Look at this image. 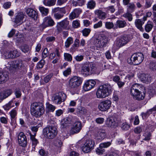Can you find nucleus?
<instances>
[{
  "label": "nucleus",
  "mask_w": 156,
  "mask_h": 156,
  "mask_svg": "<svg viewBox=\"0 0 156 156\" xmlns=\"http://www.w3.org/2000/svg\"><path fill=\"white\" fill-rule=\"evenodd\" d=\"M112 91L110 84L105 83L99 87L96 93V97L98 98H105L111 94Z\"/></svg>",
  "instance_id": "nucleus-1"
},
{
  "label": "nucleus",
  "mask_w": 156,
  "mask_h": 156,
  "mask_svg": "<svg viewBox=\"0 0 156 156\" xmlns=\"http://www.w3.org/2000/svg\"><path fill=\"white\" fill-rule=\"evenodd\" d=\"M31 114L36 118L40 117L44 113L45 109L44 105L42 103L34 102L30 106Z\"/></svg>",
  "instance_id": "nucleus-2"
},
{
  "label": "nucleus",
  "mask_w": 156,
  "mask_h": 156,
  "mask_svg": "<svg viewBox=\"0 0 156 156\" xmlns=\"http://www.w3.org/2000/svg\"><path fill=\"white\" fill-rule=\"evenodd\" d=\"M142 85L137 83H135L132 85L130 89V92L133 98L137 100H140L144 99L145 93L140 91Z\"/></svg>",
  "instance_id": "nucleus-3"
},
{
  "label": "nucleus",
  "mask_w": 156,
  "mask_h": 156,
  "mask_svg": "<svg viewBox=\"0 0 156 156\" xmlns=\"http://www.w3.org/2000/svg\"><path fill=\"white\" fill-rule=\"evenodd\" d=\"M82 81V78L76 76H74L69 80L68 87L71 90H76L81 84Z\"/></svg>",
  "instance_id": "nucleus-4"
},
{
  "label": "nucleus",
  "mask_w": 156,
  "mask_h": 156,
  "mask_svg": "<svg viewBox=\"0 0 156 156\" xmlns=\"http://www.w3.org/2000/svg\"><path fill=\"white\" fill-rule=\"evenodd\" d=\"M143 55L141 53L134 54L130 58L127 59L128 62L130 64L138 65L143 60Z\"/></svg>",
  "instance_id": "nucleus-5"
},
{
  "label": "nucleus",
  "mask_w": 156,
  "mask_h": 156,
  "mask_svg": "<svg viewBox=\"0 0 156 156\" xmlns=\"http://www.w3.org/2000/svg\"><path fill=\"white\" fill-rule=\"evenodd\" d=\"M44 135L49 139L54 138L57 134V129L55 127L50 126L43 129Z\"/></svg>",
  "instance_id": "nucleus-6"
},
{
  "label": "nucleus",
  "mask_w": 156,
  "mask_h": 156,
  "mask_svg": "<svg viewBox=\"0 0 156 156\" xmlns=\"http://www.w3.org/2000/svg\"><path fill=\"white\" fill-rule=\"evenodd\" d=\"M108 38L105 36H102L99 38L96 39L94 41V45L98 49H103L108 43Z\"/></svg>",
  "instance_id": "nucleus-7"
},
{
  "label": "nucleus",
  "mask_w": 156,
  "mask_h": 156,
  "mask_svg": "<svg viewBox=\"0 0 156 156\" xmlns=\"http://www.w3.org/2000/svg\"><path fill=\"white\" fill-rule=\"evenodd\" d=\"M66 98V94L63 92H59L54 94L52 97V100L55 104L59 105L64 102Z\"/></svg>",
  "instance_id": "nucleus-8"
},
{
  "label": "nucleus",
  "mask_w": 156,
  "mask_h": 156,
  "mask_svg": "<svg viewBox=\"0 0 156 156\" xmlns=\"http://www.w3.org/2000/svg\"><path fill=\"white\" fill-rule=\"evenodd\" d=\"M94 142L93 140H87L82 147V150L85 153L89 152L94 148Z\"/></svg>",
  "instance_id": "nucleus-9"
},
{
  "label": "nucleus",
  "mask_w": 156,
  "mask_h": 156,
  "mask_svg": "<svg viewBox=\"0 0 156 156\" xmlns=\"http://www.w3.org/2000/svg\"><path fill=\"white\" fill-rule=\"evenodd\" d=\"M24 66L23 61L20 59H17L8 62L7 67L10 69H19Z\"/></svg>",
  "instance_id": "nucleus-10"
},
{
  "label": "nucleus",
  "mask_w": 156,
  "mask_h": 156,
  "mask_svg": "<svg viewBox=\"0 0 156 156\" xmlns=\"http://www.w3.org/2000/svg\"><path fill=\"white\" fill-rule=\"evenodd\" d=\"M69 21L67 18L65 19L62 21L57 23V29L58 31L61 32L63 29L68 30L69 29Z\"/></svg>",
  "instance_id": "nucleus-11"
},
{
  "label": "nucleus",
  "mask_w": 156,
  "mask_h": 156,
  "mask_svg": "<svg viewBox=\"0 0 156 156\" xmlns=\"http://www.w3.org/2000/svg\"><path fill=\"white\" fill-rule=\"evenodd\" d=\"M55 24V23L50 16H48L45 17L43 20V22L41 25V27L44 28L49 27H52Z\"/></svg>",
  "instance_id": "nucleus-12"
},
{
  "label": "nucleus",
  "mask_w": 156,
  "mask_h": 156,
  "mask_svg": "<svg viewBox=\"0 0 156 156\" xmlns=\"http://www.w3.org/2000/svg\"><path fill=\"white\" fill-rule=\"evenodd\" d=\"M112 102L110 100H107L101 102L98 105L99 109L102 111H105L111 107Z\"/></svg>",
  "instance_id": "nucleus-13"
},
{
  "label": "nucleus",
  "mask_w": 156,
  "mask_h": 156,
  "mask_svg": "<svg viewBox=\"0 0 156 156\" xmlns=\"http://www.w3.org/2000/svg\"><path fill=\"white\" fill-rule=\"evenodd\" d=\"M24 16V13L22 12L15 13L13 22L18 25H21L23 22Z\"/></svg>",
  "instance_id": "nucleus-14"
},
{
  "label": "nucleus",
  "mask_w": 156,
  "mask_h": 156,
  "mask_svg": "<svg viewBox=\"0 0 156 156\" xmlns=\"http://www.w3.org/2000/svg\"><path fill=\"white\" fill-rule=\"evenodd\" d=\"M82 125L81 122L78 121H76L73 125L70 133L72 134L78 133L82 129Z\"/></svg>",
  "instance_id": "nucleus-15"
},
{
  "label": "nucleus",
  "mask_w": 156,
  "mask_h": 156,
  "mask_svg": "<svg viewBox=\"0 0 156 156\" xmlns=\"http://www.w3.org/2000/svg\"><path fill=\"white\" fill-rule=\"evenodd\" d=\"M25 12L29 17L34 20H37L38 16L37 12L36 11L33 9L28 8L26 9Z\"/></svg>",
  "instance_id": "nucleus-16"
},
{
  "label": "nucleus",
  "mask_w": 156,
  "mask_h": 156,
  "mask_svg": "<svg viewBox=\"0 0 156 156\" xmlns=\"http://www.w3.org/2000/svg\"><path fill=\"white\" fill-rule=\"evenodd\" d=\"M18 142L19 145L23 147H26L27 144V139L23 132H20L18 136Z\"/></svg>",
  "instance_id": "nucleus-17"
},
{
  "label": "nucleus",
  "mask_w": 156,
  "mask_h": 156,
  "mask_svg": "<svg viewBox=\"0 0 156 156\" xmlns=\"http://www.w3.org/2000/svg\"><path fill=\"white\" fill-rule=\"evenodd\" d=\"M106 133L105 130L102 128L97 129L95 133V137L98 140H103L106 137Z\"/></svg>",
  "instance_id": "nucleus-18"
},
{
  "label": "nucleus",
  "mask_w": 156,
  "mask_h": 156,
  "mask_svg": "<svg viewBox=\"0 0 156 156\" xmlns=\"http://www.w3.org/2000/svg\"><path fill=\"white\" fill-rule=\"evenodd\" d=\"M96 84L94 80H89L86 82L84 84L83 89L85 91H88L93 88Z\"/></svg>",
  "instance_id": "nucleus-19"
},
{
  "label": "nucleus",
  "mask_w": 156,
  "mask_h": 156,
  "mask_svg": "<svg viewBox=\"0 0 156 156\" xmlns=\"http://www.w3.org/2000/svg\"><path fill=\"white\" fill-rule=\"evenodd\" d=\"M81 73L84 76H89L91 74V72L89 64L85 63L81 67Z\"/></svg>",
  "instance_id": "nucleus-20"
},
{
  "label": "nucleus",
  "mask_w": 156,
  "mask_h": 156,
  "mask_svg": "<svg viewBox=\"0 0 156 156\" xmlns=\"http://www.w3.org/2000/svg\"><path fill=\"white\" fill-rule=\"evenodd\" d=\"M106 125L109 127L115 128L118 126L116 119L113 118L108 119L106 122Z\"/></svg>",
  "instance_id": "nucleus-21"
},
{
  "label": "nucleus",
  "mask_w": 156,
  "mask_h": 156,
  "mask_svg": "<svg viewBox=\"0 0 156 156\" xmlns=\"http://www.w3.org/2000/svg\"><path fill=\"white\" fill-rule=\"evenodd\" d=\"M74 122V120L72 119L71 116L65 118L61 123V127L65 128L67 127L69 124Z\"/></svg>",
  "instance_id": "nucleus-22"
},
{
  "label": "nucleus",
  "mask_w": 156,
  "mask_h": 156,
  "mask_svg": "<svg viewBox=\"0 0 156 156\" xmlns=\"http://www.w3.org/2000/svg\"><path fill=\"white\" fill-rule=\"evenodd\" d=\"M81 12V10L79 8L74 9L69 14V19L72 20L77 18Z\"/></svg>",
  "instance_id": "nucleus-23"
},
{
  "label": "nucleus",
  "mask_w": 156,
  "mask_h": 156,
  "mask_svg": "<svg viewBox=\"0 0 156 156\" xmlns=\"http://www.w3.org/2000/svg\"><path fill=\"white\" fill-rule=\"evenodd\" d=\"M140 79L143 83H147L150 82L151 77L149 74L143 73L140 75Z\"/></svg>",
  "instance_id": "nucleus-24"
},
{
  "label": "nucleus",
  "mask_w": 156,
  "mask_h": 156,
  "mask_svg": "<svg viewBox=\"0 0 156 156\" xmlns=\"http://www.w3.org/2000/svg\"><path fill=\"white\" fill-rule=\"evenodd\" d=\"M126 25L127 23L125 20H118L116 21L115 24L114 28L116 29L118 28H123L126 27Z\"/></svg>",
  "instance_id": "nucleus-25"
},
{
  "label": "nucleus",
  "mask_w": 156,
  "mask_h": 156,
  "mask_svg": "<svg viewBox=\"0 0 156 156\" xmlns=\"http://www.w3.org/2000/svg\"><path fill=\"white\" fill-rule=\"evenodd\" d=\"M29 134L32 145L34 148H35L37 145L38 143L37 140L35 138L36 133H34L33 134H32L31 133H30Z\"/></svg>",
  "instance_id": "nucleus-26"
},
{
  "label": "nucleus",
  "mask_w": 156,
  "mask_h": 156,
  "mask_svg": "<svg viewBox=\"0 0 156 156\" xmlns=\"http://www.w3.org/2000/svg\"><path fill=\"white\" fill-rule=\"evenodd\" d=\"M12 93V91L10 90H8L2 92L0 93V98L4 99L10 95Z\"/></svg>",
  "instance_id": "nucleus-27"
},
{
  "label": "nucleus",
  "mask_w": 156,
  "mask_h": 156,
  "mask_svg": "<svg viewBox=\"0 0 156 156\" xmlns=\"http://www.w3.org/2000/svg\"><path fill=\"white\" fill-rule=\"evenodd\" d=\"M15 101L12 100L9 101L8 103L3 106V108L5 111H8L12 108L14 106Z\"/></svg>",
  "instance_id": "nucleus-28"
},
{
  "label": "nucleus",
  "mask_w": 156,
  "mask_h": 156,
  "mask_svg": "<svg viewBox=\"0 0 156 156\" xmlns=\"http://www.w3.org/2000/svg\"><path fill=\"white\" fill-rule=\"evenodd\" d=\"M8 73L7 72H0V83H3L8 79Z\"/></svg>",
  "instance_id": "nucleus-29"
},
{
  "label": "nucleus",
  "mask_w": 156,
  "mask_h": 156,
  "mask_svg": "<svg viewBox=\"0 0 156 156\" xmlns=\"http://www.w3.org/2000/svg\"><path fill=\"white\" fill-rule=\"evenodd\" d=\"M144 23V22L139 19L136 20L135 22V24L136 27L141 31L143 30L142 26Z\"/></svg>",
  "instance_id": "nucleus-30"
},
{
  "label": "nucleus",
  "mask_w": 156,
  "mask_h": 156,
  "mask_svg": "<svg viewBox=\"0 0 156 156\" xmlns=\"http://www.w3.org/2000/svg\"><path fill=\"white\" fill-rule=\"evenodd\" d=\"M95 14L100 19L103 20L105 19L106 16V13L100 10H97L95 11Z\"/></svg>",
  "instance_id": "nucleus-31"
},
{
  "label": "nucleus",
  "mask_w": 156,
  "mask_h": 156,
  "mask_svg": "<svg viewBox=\"0 0 156 156\" xmlns=\"http://www.w3.org/2000/svg\"><path fill=\"white\" fill-rule=\"evenodd\" d=\"M125 45L124 42L121 39L120 37L118 38L115 41L114 45L116 46L117 48H119Z\"/></svg>",
  "instance_id": "nucleus-32"
},
{
  "label": "nucleus",
  "mask_w": 156,
  "mask_h": 156,
  "mask_svg": "<svg viewBox=\"0 0 156 156\" xmlns=\"http://www.w3.org/2000/svg\"><path fill=\"white\" fill-rule=\"evenodd\" d=\"M125 45L124 42L121 39L120 37L118 38L115 41L114 45L116 46L117 48H119Z\"/></svg>",
  "instance_id": "nucleus-33"
},
{
  "label": "nucleus",
  "mask_w": 156,
  "mask_h": 156,
  "mask_svg": "<svg viewBox=\"0 0 156 156\" xmlns=\"http://www.w3.org/2000/svg\"><path fill=\"white\" fill-rule=\"evenodd\" d=\"M39 9L42 15L43 16H46L48 14L49 12L48 9L42 6H40L39 7Z\"/></svg>",
  "instance_id": "nucleus-34"
},
{
  "label": "nucleus",
  "mask_w": 156,
  "mask_h": 156,
  "mask_svg": "<svg viewBox=\"0 0 156 156\" xmlns=\"http://www.w3.org/2000/svg\"><path fill=\"white\" fill-rule=\"evenodd\" d=\"M44 4L46 6H51L54 5L55 4V0H44Z\"/></svg>",
  "instance_id": "nucleus-35"
},
{
  "label": "nucleus",
  "mask_w": 156,
  "mask_h": 156,
  "mask_svg": "<svg viewBox=\"0 0 156 156\" xmlns=\"http://www.w3.org/2000/svg\"><path fill=\"white\" fill-rule=\"evenodd\" d=\"M120 38L124 42L125 44H127L132 39L130 36L128 35H125L120 37Z\"/></svg>",
  "instance_id": "nucleus-36"
},
{
  "label": "nucleus",
  "mask_w": 156,
  "mask_h": 156,
  "mask_svg": "<svg viewBox=\"0 0 156 156\" xmlns=\"http://www.w3.org/2000/svg\"><path fill=\"white\" fill-rule=\"evenodd\" d=\"M135 8V6L133 3H129L127 6V10L128 12H133Z\"/></svg>",
  "instance_id": "nucleus-37"
},
{
  "label": "nucleus",
  "mask_w": 156,
  "mask_h": 156,
  "mask_svg": "<svg viewBox=\"0 0 156 156\" xmlns=\"http://www.w3.org/2000/svg\"><path fill=\"white\" fill-rule=\"evenodd\" d=\"M11 54H12V59H14L19 57L21 53L17 49H15L13 50H11Z\"/></svg>",
  "instance_id": "nucleus-38"
},
{
  "label": "nucleus",
  "mask_w": 156,
  "mask_h": 156,
  "mask_svg": "<svg viewBox=\"0 0 156 156\" xmlns=\"http://www.w3.org/2000/svg\"><path fill=\"white\" fill-rule=\"evenodd\" d=\"M87 5V8L92 9H94L95 7L96 3L95 1L91 0L88 2Z\"/></svg>",
  "instance_id": "nucleus-39"
},
{
  "label": "nucleus",
  "mask_w": 156,
  "mask_h": 156,
  "mask_svg": "<svg viewBox=\"0 0 156 156\" xmlns=\"http://www.w3.org/2000/svg\"><path fill=\"white\" fill-rule=\"evenodd\" d=\"M3 55L4 57L6 59H12L11 50L5 51L3 53Z\"/></svg>",
  "instance_id": "nucleus-40"
},
{
  "label": "nucleus",
  "mask_w": 156,
  "mask_h": 156,
  "mask_svg": "<svg viewBox=\"0 0 156 156\" xmlns=\"http://www.w3.org/2000/svg\"><path fill=\"white\" fill-rule=\"evenodd\" d=\"M73 38L71 37H68L65 42V46L66 48H69L70 45L73 43Z\"/></svg>",
  "instance_id": "nucleus-41"
},
{
  "label": "nucleus",
  "mask_w": 156,
  "mask_h": 156,
  "mask_svg": "<svg viewBox=\"0 0 156 156\" xmlns=\"http://www.w3.org/2000/svg\"><path fill=\"white\" fill-rule=\"evenodd\" d=\"M54 144L58 148H60L62 145V142L61 140L58 139L54 141Z\"/></svg>",
  "instance_id": "nucleus-42"
},
{
  "label": "nucleus",
  "mask_w": 156,
  "mask_h": 156,
  "mask_svg": "<svg viewBox=\"0 0 156 156\" xmlns=\"http://www.w3.org/2000/svg\"><path fill=\"white\" fill-rule=\"evenodd\" d=\"M90 71L91 72V74L92 73L98 74H99L100 73L99 69L95 67L94 65H92V66L91 67Z\"/></svg>",
  "instance_id": "nucleus-43"
},
{
  "label": "nucleus",
  "mask_w": 156,
  "mask_h": 156,
  "mask_svg": "<svg viewBox=\"0 0 156 156\" xmlns=\"http://www.w3.org/2000/svg\"><path fill=\"white\" fill-rule=\"evenodd\" d=\"M42 122H40L36 126H32L30 127V129L33 132H34V133H36L38 131V128L42 126Z\"/></svg>",
  "instance_id": "nucleus-44"
},
{
  "label": "nucleus",
  "mask_w": 156,
  "mask_h": 156,
  "mask_svg": "<svg viewBox=\"0 0 156 156\" xmlns=\"http://www.w3.org/2000/svg\"><path fill=\"white\" fill-rule=\"evenodd\" d=\"M105 27L108 29L115 28H114L115 27H114L113 23L112 22H107L105 23Z\"/></svg>",
  "instance_id": "nucleus-45"
},
{
  "label": "nucleus",
  "mask_w": 156,
  "mask_h": 156,
  "mask_svg": "<svg viewBox=\"0 0 156 156\" xmlns=\"http://www.w3.org/2000/svg\"><path fill=\"white\" fill-rule=\"evenodd\" d=\"M149 67L151 70L153 71L156 70V62H150L149 64Z\"/></svg>",
  "instance_id": "nucleus-46"
},
{
  "label": "nucleus",
  "mask_w": 156,
  "mask_h": 156,
  "mask_svg": "<svg viewBox=\"0 0 156 156\" xmlns=\"http://www.w3.org/2000/svg\"><path fill=\"white\" fill-rule=\"evenodd\" d=\"M129 12H127L126 13L124 14L123 16V17L128 19L129 21H132L133 18L132 15L129 13Z\"/></svg>",
  "instance_id": "nucleus-47"
},
{
  "label": "nucleus",
  "mask_w": 156,
  "mask_h": 156,
  "mask_svg": "<svg viewBox=\"0 0 156 156\" xmlns=\"http://www.w3.org/2000/svg\"><path fill=\"white\" fill-rule=\"evenodd\" d=\"M80 45V41L78 39H76L75 40L74 44L72 45V48L73 49L77 48Z\"/></svg>",
  "instance_id": "nucleus-48"
},
{
  "label": "nucleus",
  "mask_w": 156,
  "mask_h": 156,
  "mask_svg": "<svg viewBox=\"0 0 156 156\" xmlns=\"http://www.w3.org/2000/svg\"><path fill=\"white\" fill-rule=\"evenodd\" d=\"M90 29L85 28L82 30V32L83 36L87 37L90 34Z\"/></svg>",
  "instance_id": "nucleus-49"
},
{
  "label": "nucleus",
  "mask_w": 156,
  "mask_h": 156,
  "mask_svg": "<svg viewBox=\"0 0 156 156\" xmlns=\"http://www.w3.org/2000/svg\"><path fill=\"white\" fill-rule=\"evenodd\" d=\"M14 94L16 98H20L22 95L20 89L19 88H16L14 91Z\"/></svg>",
  "instance_id": "nucleus-50"
},
{
  "label": "nucleus",
  "mask_w": 156,
  "mask_h": 156,
  "mask_svg": "<svg viewBox=\"0 0 156 156\" xmlns=\"http://www.w3.org/2000/svg\"><path fill=\"white\" fill-rule=\"evenodd\" d=\"M45 64V60L42 59L37 63L36 66L37 67L38 69H41L43 67Z\"/></svg>",
  "instance_id": "nucleus-51"
},
{
  "label": "nucleus",
  "mask_w": 156,
  "mask_h": 156,
  "mask_svg": "<svg viewBox=\"0 0 156 156\" xmlns=\"http://www.w3.org/2000/svg\"><path fill=\"white\" fill-rule=\"evenodd\" d=\"M46 108L49 111L53 112L55 108V107L49 103H47L46 105Z\"/></svg>",
  "instance_id": "nucleus-52"
},
{
  "label": "nucleus",
  "mask_w": 156,
  "mask_h": 156,
  "mask_svg": "<svg viewBox=\"0 0 156 156\" xmlns=\"http://www.w3.org/2000/svg\"><path fill=\"white\" fill-rule=\"evenodd\" d=\"M96 151L97 154L100 155L103 154L105 151V150L104 149L100 146L99 147L96 149Z\"/></svg>",
  "instance_id": "nucleus-53"
},
{
  "label": "nucleus",
  "mask_w": 156,
  "mask_h": 156,
  "mask_svg": "<svg viewBox=\"0 0 156 156\" xmlns=\"http://www.w3.org/2000/svg\"><path fill=\"white\" fill-rule=\"evenodd\" d=\"M64 56L66 60L69 62L72 61V57L70 54L68 53H64Z\"/></svg>",
  "instance_id": "nucleus-54"
},
{
  "label": "nucleus",
  "mask_w": 156,
  "mask_h": 156,
  "mask_svg": "<svg viewBox=\"0 0 156 156\" xmlns=\"http://www.w3.org/2000/svg\"><path fill=\"white\" fill-rule=\"evenodd\" d=\"M153 27L152 24L148 23L145 26V29L146 32H149Z\"/></svg>",
  "instance_id": "nucleus-55"
},
{
  "label": "nucleus",
  "mask_w": 156,
  "mask_h": 156,
  "mask_svg": "<svg viewBox=\"0 0 156 156\" xmlns=\"http://www.w3.org/2000/svg\"><path fill=\"white\" fill-rule=\"evenodd\" d=\"M112 141L106 142L101 143L100 144V146L104 148H107L110 146L112 144Z\"/></svg>",
  "instance_id": "nucleus-56"
},
{
  "label": "nucleus",
  "mask_w": 156,
  "mask_h": 156,
  "mask_svg": "<svg viewBox=\"0 0 156 156\" xmlns=\"http://www.w3.org/2000/svg\"><path fill=\"white\" fill-rule=\"evenodd\" d=\"M11 119H14L17 114V111L15 109H13L9 112Z\"/></svg>",
  "instance_id": "nucleus-57"
},
{
  "label": "nucleus",
  "mask_w": 156,
  "mask_h": 156,
  "mask_svg": "<svg viewBox=\"0 0 156 156\" xmlns=\"http://www.w3.org/2000/svg\"><path fill=\"white\" fill-rule=\"evenodd\" d=\"M152 4L151 0H145V3L144 6L145 9H147L151 7Z\"/></svg>",
  "instance_id": "nucleus-58"
},
{
  "label": "nucleus",
  "mask_w": 156,
  "mask_h": 156,
  "mask_svg": "<svg viewBox=\"0 0 156 156\" xmlns=\"http://www.w3.org/2000/svg\"><path fill=\"white\" fill-rule=\"evenodd\" d=\"M38 152L39 154L41 156H49L48 152L43 149H40Z\"/></svg>",
  "instance_id": "nucleus-59"
},
{
  "label": "nucleus",
  "mask_w": 156,
  "mask_h": 156,
  "mask_svg": "<svg viewBox=\"0 0 156 156\" xmlns=\"http://www.w3.org/2000/svg\"><path fill=\"white\" fill-rule=\"evenodd\" d=\"M53 76V74L51 73L45 76L44 79V82L46 83L48 82Z\"/></svg>",
  "instance_id": "nucleus-60"
},
{
  "label": "nucleus",
  "mask_w": 156,
  "mask_h": 156,
  "mask_svg": "<svg viewBox=\"0 0 156 156\" xmlns=\"http://www.w3.org/2000/svg\"><path fill=\"white\" fill-rule=\"evenodd\" d=\"M63 16V14L58 12L55 13L54 15V17L55 19L58 20L61 19Z\"/></svg>",
  "instance_id": "nucleus-61"
},
{
  "label": "nucleus",
  "mask_w": 156,
  "mask_h": 156,
  "mask_svg": "<svg viewBox=\"0 0 156 156\" xmlns=\"http://www.w3.org/2000/svg\"><path fill=\"white\" fill-rule=\"evenodd\" d=\"M80 26L79 21L76 20L73 21L72 23V26L74 28H77Z\"/></svg>",
  "instance_id": "nucleus-62"
},
{
  "label": "nucleus",
  "mask_w": 156,
  "mask_h": 156,
  "mask_svg": "<svg viewBox=\"0 0 156 156\" xmlns=\"http://www.w3.org/2000/svg\"><path fill=\"white\" fill-rule=\"evenodd\" d=\"M48 55V49L47 48H45L42 53V56L43 58H45L47 57Z\"/></svg>",
  "instance_id": "nucleus-63"
},
{
  "label": "nucleus",
  "mask_w": 156,
  "mask_h": 156,
  "mask_svg": "<svg viewBox=\"0 0 156 156\" xmlns=\"http://www.w3.org/2000/svg\"><path fill=\"white\" fill-rule=\"evenodd\" d=\"M21 50L23 52L25 53L27 52L29 50V46L27 45H25L21 47Z\"/></svg>",
  "instance_id": "nucleus-64"
}]
</instances>
